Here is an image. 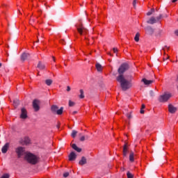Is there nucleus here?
I'll list each match as a JSON object with an SVG mask.
<instances>
[{
	"label": "nucleus",
	"instance_id": "1",
	"mask_svg": "<svg viewBox=\"0 0 178 178\" xmlns=\"http://www.w3.org/2000/svg\"><path fill=\"white\" fill-rule=\"evenodd\" d=\"M116 80L120 83L122 91H127V90L133 87L131 81L126 79L124 75H119L117 76Z\"/></svg>",
	"mask_w": 178,
	"mask_h": 178
},
{
	"label": "nucleus",
	"instance_id": "2",
	"mask_svg": "<svg viewBox=\"0 0 178 178\" xmlns=\"http://www.w3.org/2000/svg\"><path fill=\"white\" fill-rule=\"evenodd\" d=\"M25 159L29 163H31V165H36V163H38V157L31 152L26 154Z\"/></svg>",
	"mask_w": 178,
	"mask_h": 178
},
{
	"label": "nucleus",
	"instance_id": "3",
	"mask_svg": "<svg viewBox=\"0 0 178 178\" xmlns=\"http://www.w3.org/2000/svg\"><path fill=\"white\" fill-rule=\"evenodd\" d=\"M76 30L80 35H85V40H90L87 38V34H88V30H87L82 24L76 25Z\"/></svg>",
	"mask_w": 178,
	"mask_h": 178
},
{
	"label": "nucleus",
	"instance_id": "4",
	"mask_svg": "<svg viewBox=\"0 0 178 178\" xmlns=\"http://www.w3.org/2000/svg\"><path fill=\"white\" fill-rule=\"evenodd\" d=\"M15 152L18 158H22V156H25L29 152H26V149L23 147H18L15 149Z\"/></svg>",
	"mask_w": 178,
	"mask_h": 178
},
{
	"label": "nucleus",
	"instance_id": "5",
	"mask_svg": "<svg viewBox=\"0 0 178 178\" xmlns=\"http://www.w3.org/2000/svg\"><path fill=\"white\" fill-rule=\"evenodd\" d=\"M170 98H172V94L165 93L164 95H160L158 100L160 102L165 103L168 102Z\"/></svg>",
	"mask_w": 178,
	"mask_h": 178
},
{
	"label": "nucleus",
	"instance_id": "6",
	"mask_svg": "<svg viewBox=\"0 0 178 178\" xmlns=\"http://www.w3.org/2000/svg\"><path fill=\"white\" fill-rule=\"evenodd\" d=\"M127 70H129V64L127 63L122 64L118 69V73L120 76H123V73H124V72H126Z\"/></svg>",
	"mask_w": 178,
	"mask_h": 178
},
{
	"label": "nucleus",
	"instance_id": "7",
	"mask_svg": "<svg viewBox=\"0 0 178 178\" xmlns=\"http://www.w3.org/2000/svg\"><path fill=\"white\" fill-rule=\"evenodd\" d=\"M51 112L53 113H56V115H62V113H63V107H60V108L59 109L58 106L53 105L51 106Z\"/></svg>",
	"mask_w": 178,
	"mask_h": 178
},
{
	"label": "nucleus",
	"instance_id": "8",
	"mask_svg": "<svg viewBox=\"0 0 178 178\" xmlns=\"http://www.w3.org/2000/svg\"><path fill=\"white\" fill-rule=\"evenodd\" d=\"M33 109L35 111V112L40 111V100H38V99L33 100Z\"/></svg>",
	"mask_w": 178,
	"mask_h": 178
},
{
	"label": "nucleus",
	"instance_id": "9",
	"mask_svg": "<svg viewBox=\"0 0 178 178\" xmlns=\"http://www.w3.org/2000/svg\"><path fill=\"white\" fill-rule=\"evenodd\" d=\"M20 118L21 119H27V110H26V108H22L21 109Z\"/></svg>",
	"mask_w": 178,
	"mask_h": 178
},
{
	"label": "nucleus",
	"instance_id": "10",
	"mask_svg": "<svg viewBox=\"0 0 178 178\" xmlns=\"http://www.w3.org/2000/svg\"><path fill=\"white\" fill-rule=\"evenodd\" d=\"M128 153H129V147L127 146V143H125L123 146V150H122L123 156H127Z\"/></svg>",
	"mask_w": 178,
	"mask_h": 178
},
{
	"label": "nucleus",
	"instance_id": "11",
	"mask_svg": "<svg viewBox=\"0 0 178 178\" xmlns=\"http://www.w3.org/2000/svg\"><path fill=\"white\" fill-rule=\"evenodd\" d=\"M177 111V108L176 107H174L173 105L172 104L168 105V112H170V113H176Z\"/></svg>",
	"mask_w": 178,
	"mask_h": 178
},
{
	"label": "nucleus",
	"instance_id": "12",
	"mask_svg": "<svg viewBox=\"0 0 178 178\" xmlns=\"http://www.w3.org/2000/svg\"><path fill=\"white\" fill-rule=\"evenodd\" d=\"M68 158H69V161H76L77 156L76 155V153H74V152H72L68 156Z\"/></svg>",
	"mask_w": 178,
	"mask_h": 178
},
{
	"label": "nucleus",
	"instance_id": "13",
	"mask_svg": "<svg viewBox=\"0 0 178 178\" xmlns=\"http://www.w3.org/2000/svg\"><path fill=\"white\" fill-rule=\"evenodd\" d=\"M8 149H9V143H7L3 146L1 152L3 154H6V152H8Z\"/></svg>",
	"mask_w": 178,
	"mask_h": 178
},
{
	"label": "nucleus",
	"instance_id": "14",
	"mask_svg": "<svg viewBox=\"0 0 178 178\" xmlns=\"http://www.w3.org/2000/svg\"><path fill=\"white\" fill-rule=\"evenodd\" d=\"M142 81L143 83H144V84L145 86H149V84H152V83H154V81L153 80H147V79L145 78H143L142 79Z\"/></svg>",
	"mask_w": 178,
	"mask_h": 178
},
{
	"label": "nucleus",
	"instance_id": "15",
	"mask_svg": "<svg viewBox=\"0 0 178 178\" xmlns=\"http://www.w3.org/2000/svg\"><path fill=\"white\" fill-rule=\"evenodd\" d=\"M87 163V159L85 156H82L81 161L79 162L80 166H83Z\"/></svg>",
	"mask_w": 178,
	"mask_h": 178
},
{
	"label": "nucleus",
	"instance_id": "16",
	"mask_svg": "<svg viewBox=\"0 0 178 178\" xmlns=\"http://www.w3.org/2000/svg\"><path fill=\"white\" fill-rule=\"evenodd\" d=\"M145 30L147 34H149V35H152V34H154V29H152V27L147 26Z\"/></svg>",
	"mask_w": 178,
	"mask_h": 178
},
{
	"label": "nucleus",
	"instance_id": "17",
	"mask_svg": "<svg viewBox=\"0 0 178 178\" xmlns=\"http://www.w3.org/2000/svg\"><path fill=\"white\" fill-rule=\"evenodd\" d=\"M72 148L76 151V152H81V148L78 147L77 145L74 143L72 145Z\"/></svg>",
	"mask_w": 178,
	"mask_h": 178
},
{
	"label": "nucleus",
	"instance_id": "18",
	"mask_svg": "<svg viewBox=\"0 0 178 178\" xmlns=\"http://www.w3.org/2000/svg\"><path fill=\"white\" fill-rule=\"evenodd\" d=\"M147 23L149 24H154L155 23H156V19H155V17H152L148 21Z\"/></svg>",
	"mask_w": 178,
	"mask_h": 178
},
{
	"label": "nucleus",
	"instance_id": "19",
	"mask_svg": "<svg viewBox=\"0 0 178 178\" xmlns=\"http://www.w3.org/2000/svg\"><path fill=\"white\" fill-rule=\"evenodd\" d=\"M29 56H30V54H29L27 53H23L21 56V59L22 60H26V59H27V58H29Z\"/></svg>",
	"mask_w": 178,
	"mask_h": 178
},
{
	"label": "nucleus",
	"instance_id": "20",
	"mask_svg": "<svg viewBox=\"0 0 178 178\" xmlns=\"http://www.w3.org/2000/svg\"><path fill=\"white\" fill-rule=\"evenodd\" d=\"M129 161L133 163L134 162V152H131L129 154Z\"/></svg>",
	"mask_w": 178,
	"mask_h": 178
},
{
	"label": "nucleus",
	"instance_id": "21",
	"mask_svg": "<svg viewBox=\"0 0 178 178\" xmlns=\"http://www.w3.org/2000/svg\"><path fill=\"white\" fill-rule=\"evenodd\" d=\"M95 66H96V69H97V72H102L103 68H102V65H101V64L97 63Z\"/></svg>",
	"mask_w": 178,
	"mask_h": 178
},
{
	"label": "nucleus",
	"instance_id": "22",
	"mask_svg": "<svg viewBox=\"0 0 178 178\" xmlns=\"http://www.w3.org/2000/svg\"><path fill=\"white\" fill-rule=\"evenodd\" d=\"M30 138L27 136L24 138V144H25V145H27V144H30Z\"/></svg>",
	"mask_w": 178,
	"mask_h": 178
},
{
	"label": "nucleus",
	"instance_id": "23",
	"mask_svg": "<svg viewBox=\"0 0 178 178\" xmlns=\"http://www.w3.org/2000/svg\"><path fill=\"white\" fill-rule=\"evenodd\" d=\"M79 92H80V95H79V98L81 99H83V98H84V90H83V89H81L80 90H79Z\"/></svg>",
	"mask_w": 178,
	"mask_h": 178
},
{
	"label": "nucleus",
	"instance_id": "24",
	"mask_svg": "<svg viewBox=\"0 0 178 178\" xmlns=\"http://www.w3.org/2000/svg\"><path fill=\"white\" fill-rule=\"evenodd\" d=\"M134 40L136 42H138L140 41V34L138 33L136 34Z\"/></svg>",
	"mask_w": 178,
	"mask_h": 178
},
{
	"label": "nucleus",
	"instance_id": "25",
	"mask_svg": "<svg viewBox=\"0 0 178 178\" xmlns=\"http://www.w3.org/2000/svg\"><path fill=\"white\" fill-rule=\"evenodd\" d=\"M52 83H54V81H52V79H46L45 81V83L47 84V86H51Z\"/></svg>",
	"mask_w": 178,
	"mask_h": 178
},
{
	"label": "nucleus",
	"instance_id": "26",
	"mask_svg": "<svg viewBox=\"0 0 178 178\" xmlns=\"http://www.w3.org/2000/svg\"><path fill=\"white\" fill-rule=\"evenodd\" d=\"M127 178H134V175L130 172V171H128L127 173Z\"/></svg>",
	"mask_w": 178,
	"mask_h": 178
},
{
	"label": "nucleus",
	"instance_id": "27",
	"mask_svg": "<svg viewBox=\"0 0 178 178\" xmlns=\"http://www.w3.org/2000/svg\"><path fill=\"white\" fill-rule=\"evenodd\" d=\"M71 136L72 138H76V136H77V131H72Z\"/></svg>",
	"mask_w": 178,
	"mask_h": 178
},
{
	"label": "nucleus",
	"instance_id": "28",
	"mask_svg": "<svg viewBox=\"0 0 178 178\" xmlns=\"http://www.w3.org/2000/svg\"><path fill=\"white\" fill-rule=\"evenodd\" d=\"M38 69L42 70V69H44V65H42V64L41 63H39L38 65Z\"/></svg>",
	"mask_w": 178,
	"mask_h": 178
},
{
	"label": "nucleus",
	"instance_id": "29",
	"mask_svg": "<svg viewBox=\"0 0 178 178\" xmlns=\"http://www.w3.org/2000/svg\"><path fill=\"white\" fill-rule=\"evenodd\" d=\"M154 10L152 9L151 11H149L148 13H147V16H151V15H152V13H154Z\"/></svg>",
	"mask_w": 178,
	"mask_h": 178
},
{
	"label": "nucleus",
	"instance_id": "30",
	"mask_svg": "<svg viewBox=\"0 0 178 178\" xmlns=\"http://www.w3.org/2000/svg\"><path fill=\"white\" fill-rule=\"evenodd\" d=\"M162 17H163V16L161 14H160V15L156 17V20H157V22H159V20H161V19H162Z\"/></svg>",
	"mask_w": 178,
	"mask_h": 178
},
{
	"label": "nucleus",
	"instance_id": "31",
	"mask_svg": "<svg viewBox=\"0 0 178 178\" xmlns=\"http://www.w3.org/2000/svg\"><path fill=\"white\" fill-rule=\"evenodd\" d=\"M60 43L62 44V45H66V42L63 39L60 40Z\"/></svg>",
	"mask_w": 178,
	"mask_h": 178
},
{
	"label": "nucleus",
	"instance_id": "32",
	"mask_svg": "<svg viewBox=\"0 0 178 178\" xmlns=\"http://www.w3.org/2000/svg\"><path fill=\"white\" fill-rule=\"evenodd\" d=\"M69 106H74V102L70 100L69 101Z\"/></svg>",
	"mask_w": 178,
	"mask_h": 178
},
{
	"label": "nucleus",
	"instance_id": "33",
	"mask_svg": "<svg viewBox=\"0 0 178 178\" xmlns=\"http://www.w3.org/2000/svg\"><path fill=\"white\" fill-rule=\"evenodd\" d=\"M1 178H9V174H4Z\"/></svg>",
	"mask_w": 178,
	"mask_h": 178
},
{
	"label": "nucleus",
	"instance_id": "34",
	"mask_svg": "<svg viewBox=\"0 0 178 178\" xmlns=\"http://www.w3.org/2000/svg\"><path fill=\"white\" fill-rule=\"evenodd\" d=\"M56 128L58 129V130H59V129H60V122H57Z\"/></svg>",
	"mask_w": 178,
	"mask_h": 178
},
{
	"label": "nucleus",
	"instance_id": "35",
	"mask_svg": "<svg viewBox=\"0 0 178 178\" xmlns=\"http://www.w3.org/2000/svg\"><path fill=\"white\" fill-rule=\"evenodd\" d=\"M136 3H137V0H134V1H133V6H134V8H136Z\"/></svg>",
	"mask_w": 178,
	"mask_h": 178
},
{
	"label": "nucleus",
	"instance_id": "36",
	"mask_svg": "<svg viewBox=\"0 0 178 178\" xmlns=\"http://www.w3.org/2000/svg\"><path fill=\"white\" fill-rule=\"evenodd\" d=\"M113 53H114V54H116V53L118 51V48H116V47H114V48L113 49Z\"/></svg>",
	"mask_w": 178,
	"mask_h": 178
},
{
	"label": "nucleus",
	"instance_id": "37",
	"mask_svg": "<svg viewBox=\"0 0 178 178\" xmlns=\"http://www.w3.org/2000/svg\"><path fill=\"white\" fill-rule=\"evenodd\" d=\"M63 177H69V172H65V173L63 174Z\"/></svg>",
	"mask_w": 178,
	"mask_h": 178
},
{
	"label": "nucleus",
	"instance_id": "38",
	"mask_svg": "<svg viewBox=\"0 0 178 178\" xmlns=\"http://www.w3.org/2000/svg\"><path fill=\"white\" fill-rule=\"evenodd\" d=\"M86 140V137L85 136H81L80 138V141H84Z\"/></svg>",
	"mask_w": 178,
	"mask_h": 178
},
{
	"label": "nucleus",
	"instance_id": "39",
	"mask_svg": "<svg viewBox=\"0 0 178 178\" xmlns=\"http://www.w3.org/2000/svg\"><path fill=\"white\" fill-rule=\"evenodd\" d=\"M141 109H145V104H142Z\"/></svg>",
	"mask_w": 178,
	"mask_h": 178
},
{
	"label": "nucleus",
	"instance_id": "40",
	"mask_svg": "<svg viewBox=\"0 0 178 178\" xmlns=\"http://www.w3.org/2000/svg\"><path fill=\"white\" fill-rule=\"evenodd\" d=\"M163 49H167L168 51H169L170 47H168L167 46H165V47L163 48Z\"/></svg>",
	"mask_w": 178,
	"mask_h": 178
},
{
	"label": "nucleus",
	"instance_id": "41",
	"mask_svg": "<svg viewBox=\"0 0 178 178\" xmlns=\"http://www.w3.org/2000/svg\"><path fill=\"white\" fill-rule=\"evenodd\" d=\"M67 91H70V86L67 87Z\"/></svg>",
	"mask_w": 178,
	"mask_h": 178
},
{
	"label": "nucleus",
	"instance_id": "42",
	"mask_svg": "<svg viewBox=\"0 0 178 178\" xmlns=\"http://www.w3.org/2000/svg\"><path fill=\"white\" fill-rule=\"evenodd\" d=\"M144 112H145L144 110L141 108L140 113L143 114L144 113Z\"/></svg>",
	"mask_w": 178,
	"mask_h": 178
},
{
	"label": "nucleus",
	"instance_id": "43",
	"mask_svg": "<svg viewBox=\"0 0 178 178\" xmlns=\"http://www.w3.org/2000/svg\"><path fill=\"white\" fill-rule=\"evenodd\" d=\"M52 59H53L54 62H56V59L55 58V56H52Z\"/></svg>",
	"mask_w": 178,
	"mask_h": 178
},
{
	"label": "nucleus",
	"instance_id": "44",
	"mask_svg": "<svg viewBox=\"0 0 178 178\" xmlns=\"http://www.w3.org/2000/svg\"><path fill=\"white\" fill-rule=\"evenodd\" d=\"M175 35L178 36V30L175 31Z\"/></svg>",
	"mask_w": 178,
	"mask_h": 178
},
{
	"label": "nucleus",
	"instance_id": "45",
	"mask_svg": "<svg viewBox=\"0 0 178 178\" xmlns=\"http://www.w3.org/2000/svg\"><path fill=\"white\" fill-rule=\"evenodd\" d=\"M178 0H172V3H175V2H177Z\"/></svg>",
	"mask_w": 178,
	"mask_h": 178
},
{
	"label": "nucleus",
	"instance_id": "46",
	"mask_svg": "<svg viewBox=\"0 0 178 178\" xmlns=\"http://www.w3.org/2000/svg\"><path fill=\"white\" fill-rule=\"evenodd\" d=\"M51 144H54V142L52 141V137H51V140L50 141Z\"/></svg>",
	"mask_w": 178,
	"mask_h": 178
},
{
	"label": "nucleus",
	"instance_id": "47",
	"mask_svg": "<svg viewBox=\"0 0 178 178\" xmlns=\"http://www.w3.org/2000/svg\"><path fill=\"white\" fill-rule=\"evenodd\" d=\"M2 67V63H0V67Z\"/></svg>",
	"mask_w": 178,
	"mask_h": 178
},
{
	"label": "nucleus",
	"instance_id": "48",
	"mask_svg": "<svg viewBox=\"0 0 178 178\" xmlns=\"http://www.w3.org/2000/svg\"><path fill=\"white\" fill-rule=\"evenodd\" d=\"M108 55L111 56V53H109Z\"/></svg>",
	"mask_w": 178,
	"mask_h": 178
},
{
	"label": "nucleus",
	"instance_id": "49",
	"mask_svg": "<svg viewBox=\"0 0 178 178\" xmlns=\"http://www.w3.org/2000/svg\"><path fill=\"white\" fill-rule=\"evenodd\" d=\"M38 74L40 75V72H38Z\"/></svg>",
	"mask_w": 178,
	"mask_h": 178
},
{
	"label": "nucleus",
	"instance_id": "50",
	"mask_svg": "<svg viewBox=\"0 0 178 178\" xmlns=\"http://www.w3.org/2000/svg\"><path fill=\"white\" fill-rule=\"evenodd\" d=\"M128 118H129V119H130V115Z\"/></svg>",
	"mask_w": 178,
	"mask_h": 178
}]
</instances>
